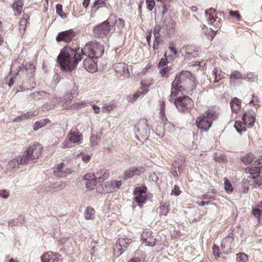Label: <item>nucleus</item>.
<instances>
[{
	"mask_svg": "<svg viewBox=\"0 0 262 262\" xmlns=\"http://www.w3.org/2000/svg\"><path fill=\"white\" fill-rule=\"evenodd\" d=\"M30 18V16L29 14H24L23 18L19 21V30L20 32H23V34L25 32L27 25L29 24Z\"/></svg>",
	"mask_w": 262,
	"mask_h": 262,
	"instance_id": "obj_27",
	"label": "nucleus"
},
{
	"mask_svg": "<svg viewBox=\"0 0 262 262\" xmlns=\"http://www.w3.org/2000/svg\"><path fill=\"white\" fill-rule=\"evenodd\" d=\"M244 79V77L241 72L238 71H234L230 74L229 82L231 84H235L237 80Z\"/></svg>",
	"mask_w": 262,
	"mask_h": 262,
	"instance_id": "obj_31",
	"label": "nucleus"
},
{
	"mask_svg": "<svg viewBox=\"0 0 262 262\" xmlns=\"http://www.w3.org/2000/svg\"><path fill=\"white\" fill-rule=\"evenodd\" d=\"M252 213L254 216H259L261 213V210L259 208L253 209L252 211Z\"/></svg>",
	"mask_w": 262,
	"mask_h": 262,
	"instance_id": "obj_64",
	"label": "nucleus"
},
{
	"mask_svg": "<svg viewBox=\"0 0 262 262\" xmlns=\"http://www.w3.org/2000/svg\"><path fill=\"white\" fill-rule=\"evenodd\" d=\"M46 95V93L43 91L35 92L31 94L30 96L35 100L40 99Z\"/></svg>",
	"mask_w": 262,
	"mask_h": 262,
	"instance_id": "obj_48",
	"label": "nucleus"
},
{
	"mask_svg": "<svg viewBox=\"0 0 262 262\" xmlns=\"http://www.w3.org/2000/svg\"><path fill=\"white\" fill-rule=\"evenodd\" d=\"M34 116H35L34 112L29 111L16 118L13 120V122H19L26 119H31Z\"/></svg>",
	"mask_w": 262,
	"mask_h": 262,
	"instance_id": "obj_35",
	"label": "nucleus"
},
{
	"mask_svg": "<svg viewBox=\"0 0 262 262\" xmlns=\"http://www.w3.org/2000/svg\"><path fill=\"white\" fill-rule=\"evenodd\" d=\"M236 262H249L248 256L244 252H239L236 254Z\"/></svg>",
	"mask_w": 262,
	"mask_h": 262,
	"instance_id": "obj_42",
	"label": "nucleus"
},
{
	"mask_svg": "<svg viewBox=\"0 0 262 262\" xmlns=\"http://www.w3.org/2000/svg\"><path fill=\"white\" fill-rule=\"evenodd\" d=\"M97 180L103 181L108 179L110 176V172L108 169H102L95 172Z\"/></svg>",
	"mask_w": 262,
	"mask_h": 262,
	"instance_id": "obj_29",
	"label": "nucleus"
},
{
	"mask_svg": "<svg viewBox=\"0 0 262 262\" xmlns=\"http://www.w3.org/2000/svg\"><path fill=\"white\" fill-rule=\"evenodd\" d=\"M242 121H236L234 124V127L236 130L240 133L246 130V127H252L255 123V118L250 112L244 114L242 117Z\"/></svg>",
	"mask_w": 262,
	"mask_h": 262,
	"instance_id": "obj_4",
	"label": "nucleus"
},
{
	"mask_svg": "<svg viewBox=\"0 0 262 262\" xmlns=\"http://www.w3.org/2000/svg\"><path fill=\"white\" fill-rule=\"evenodd\" d=\"M252 183H250L251 185L253 186L254 187H259L262 185V176H258L255 178Z\"/></svg>",
	"mask_w": 262,
	"mask_h": 262,
	"instance_id": "obj_49",
	"label": "nucleus"
},
{
	"mask_svg": "<svg viewBox=\"0 0 262 262\" xmlns=\"http://www.w3.org/2000/svg\"><path fill=\"white\" fill-rule=\"evenodd\" d=\"M83 136L78 132H70L67 136V139L72 143H77L82 140Z\"/></svg>",
	"mask_w": 262,
	"mask_h": 262,
	"instance_id": "obj_28",
	"label": "nucleus"
},
{
	"mask_svg": "<svg viewBox=\"0 0 262 262\" xmlns=\"http://www.w3.org/2000/svg\"><path fill=\"white\" fill-rule=\"evenodd\" d=\"M147 8L149 11H152L155 6L156 3L155 0H146Z\"/></svg>",
	"mask_w": 262,
	"mask_h": 262,
	"instance_id": "obj_56",
	"label": "nucleus"
},
{
	"mask_svg": "<svg viewBox=\"0 0 262 262\" xmlns=\"http://www.w3.org/2000/svg\"><path fill=\"white\" fill-rule=\"evenodd\" d=\"M97 185V180H92L87 181L85 183V186L88 190H93Z\"/></svg>",
	"mask_w": 262,
	"mask_h": 262,
	"instance_id": "obj_52",
	"label": "nucleus"
},
{
	"mask_svg": "<svg viewBox=\"0 0 262 262\" xmlns=\"http://www.w3.org/2000/svg\"><path fill=\"white\" fill-rule=\"evenodd\" d=\"M145 171V168L142 166L138 167H132L127 169L124 173V179L125 180L132 178L135 176H139Z\"/></svg>",
	"mask_w": 262,
	"mask_h": 262,
	"instance_id": "obj_17",
	"label": "nucleus"
},
{
	"mask_svg": "<svg viewBox=\"0 0 262 262\" xmlns=\"http://www.w3.org/2000/svg\"><path fill=\"white\" fill-rule=\"evenodd\" d=\"M161 30V27L159 25H156L155 26L153 29V34L155 38H161V34L160 33Z\"/></svg>",
	"mask_w": 262,
	"mask_h": 262,
	"instance_id": "obj_53",
	"label": "nucleus"
},
{
	"mask_svg": "<svg viewBox=\"0 0 262 262\" xmlns=\"http://www.w3.org/2000/svg\"><path fill=\"white\" fill-rule=\"evenodd\" d=\"M95 209L91 207H88L84 212V217L87 220H93L95 217Z\"/></svg>",
	"mask_w": 262,
	"mask_h": 262,
	"instance_id": "obj_37",
	"label": "nucleus"
},
{
	"mask_svg": "<svg viewBox=\"0 0 262 262\" xmlns=\"http://www.w3.org/2000/svg\"><path fill=\"white\" fill-rule=\"evenodd\" d=\"M172 73V68L171 66H167L161 68L159 70V74L162 77L168 78L170 74Z\"/></svg>",
	"mask_w": 262,
	"mask_h": 262,
	"instance_id": "obj_34",
	"label": "nucleus"
},
{
	"mask_svg": "<svg viewBox=\"0 0 262 262\" xmlns=\"http://www.w3.org/2000/svg\"><path fill=\"white\" fill-rule=\"evenodd\" d=\"M61 255L57 253L48 251L41 256L42 262H62Z\"/></svg>",
	"mask_w": 262,
	"mask_h": 262,
	"instance_id": "obj_15",
	"label": "nucleus"
},
{
	"mask_svg": "<svg viewBox=\"0 0 262 262\" xmlns=\"http://www.w3.org/2000/svg\"><path fill=\"white\" fill-rule=\"evenodd\" d=\"M155 83L154 78L151 77H146L142 79L141 81V89L143 90L144 89H147L152 85Z\"/></svg>",
	"mask_w": 262,
	"mask_h": 262,
	"instance_id": "obj_33",
	"label": "nucleus"
},
{
	"mask_svg": "<svg viewBox=\"0 0 262 262\" xmlns=\"http://www.w3.org/2000/svg\"><path fill=\"white\" fill-rule=\"evenodd\" d=\"M27 164L24 156H18L12 159L8 163V167L13 169L18 167L19 165Z\"/></svg>",
	"mask_w": 262,
	"mask_h": 262,
	"instance_id": "obj_21",
	"label": "nucleus"
},
{
	"mask_svg": "<svg viewBox=\"0 0 262 262\" xmlns=\"http://www.w3.org/2000/svg\"><path fill=\"white\" fill-rule=\"evenodd\" d=\"M212 251L213 254L215 257V258L217 259L219 258L221 256V252L220 251V249L219 246H218L216 244H214L212 246Z\"/></svg>",
	"mask_w": 262,
	"mask_h": 262,
	"instance_id": "obj_54",
	"label": "nucleus"
},
{
	"mask_svg": "<svg viewBox=\"0 0 262 262\" xmlns=\"http://www.w3.org/2000/svg\"><path fill=\"white\" fill-rule=\"evenodd\" d=\"M9 196V192L7 191L5 189H2L0 190V197H2L5 199L8 198Z\"/></svg>",
	"mask_w": 262,
	"mask_h": 262,
	"instance_id": "obj_62",
	"label": "nucleus"
},
{
	"mask_svg": "<svg viewBox=\"0 0 262 262\" xmlns=\"http://www.w3.org/2000/svg\"><path fill=\"white\" fill-rule=\"evenodd\" d=\"M83 179L86 180L87 181H91L92 180H97L95 176V173H87L84 176Z\"/></svg>",
	"mask_w": 262,
	"mask_h": 262,
	"instance_id": "obj_58",
	"label": "nucleus"
},
{
	"mask_svg": "<svg viewBox=\"0 0 262 262\" xmlns=\"http://www.w3.org/2000/svg\"><path fill=\"white\" fill-rule=\"evenodd\" d=\"M161 41V38H159L158 39L157 38H155V40L153 43V49L154 51L158 49L159 47V45Z\"/></svg>",
	"mask_w": 262,
	"mask_h": 262,
	"instance_id": "obj_61",
	"label": "nucleus"
},
{
	"mask_svg": "<svg viewBox=\"0 0 262 262\" xmlns=\"http://www.w3.org/2000/svg\"><path fill=\"white\" fill-rule=\"evenodd\" d=\"M56 13L62 18H66L67 15L62 11V5L58 4L56 6Z\"/></svg>",
	"mask_w": 262,
	"mask_h": 262,
	"instance_id": "obj_51",
	"label": "nucleus"
},
{
	"mask_svg": "<svg viewBox=\"0 0 262 262\" xmlns=\"http://www.w3.org/2000/svg\"><path fill=\"white\" fill-rule=\"evenodd\" d=\"M50 120L47 118L38 121L34 124L33 129L34 130H37L39 129L46 126L47 124L50 123Z\"/></svg>",
	"mask_w": 262,
	"mask_h": 262,
	"instance_id": "obj_36",
	"label": "nucleus"
},
{
	"mask_svg": "<svg viewBox=\"0 0 262 262\" xmlns=\"http://www.w3.org/2000/svg\"><path fill=\"white\" fill-rule=\"evenodd\" d=\"M73 91H70V93H68L65 95L64 97L66 100L70 101L77 95V93H76V91L73 92Z\"/></svg>",
	"mask_w": 262,
	"mask_h": 262,
	"instance_id": "obj_57",
	"label": "nucleus"
},
{
	"mask_svg": "<svg viewBox=\"0 0 262 262\" xmlns=\"http://www.w3.org/2000/svg\"><path fill=\"white\" fill-rule=\"evenodd\" d=\"M245 171L248 175L247 180L250 184L259 175L260 169L259 167L250 166L246 168Z\"/></svg>",
	"mask_w": 262,
	"mask_h": 262,
	"instance_id": "obj_19",
	"label": "nucleus"
},
{
	"mask_svg": "<svg viewBox=\"0 0 262 262\" xmlns=\"http://www.w3.org/2000/svg\"><path fill=\"white\" fill-rule=\"evenodd\" d=\"M24 5V0L14 1L12 5V8L15 15H20L21 14Z\"/></svg>",
	"mask_w": 262,
	"mask_h": 262,
	"instance_id": "obj_24",
	"label": "nucleus"
},
{
	"mask_svg": "<svg viewBox=\"0 0 262 262\" xmlns=\"http://www.w3.org/2000/svg\"><path fill=\"white\" fill-rule=\"evenodd\" d=\"M122 185V182L120 180L108 181L98 185L96 188V191L101 194L113 193L117 191Z\"/></svg>",
	"mask_w": 262,
	"mask_h": 262,
	"instance_id": "obj_3",
	"label": "nucleus"
},
{
	"mask_svg": "<svg viewBox=\"0 0 262 262\" xmlns=\"http://www.w3.org/2000/svg\"><path fill=\"white\" fill-rule=\"evenodd\" d=\"M164 127L167 129L168 131L172 132L176 131L178 127L174 125L173 124L171 123L170 122L167 121H164Z\"/></svg>",
	"mask_w": 262,
	"mask_h": 262,
	"instance_id": "obj_45",
	"label": "nucleus"
},
{
	"mask_svg": "<svg viewBox=\"0 0 262 262\" xmlns=\"http://www.w3.org/2000/svg\"><path fill=\"white\" fill-rule=\"evenodd\" d=\"M254 159V156L251 154H248L243 157H242L241 159V161L245 164L249 165L251 163V162Z\"/></svg>",
	"mask_w": 262,
	"mask_h": 262,
	"instance_id": "obj_40",
	"label": "nucleus"
},
{
	"mask_svg": "<svg viewBox=\"0 0 262 262\" xmlns=\"http://www.w3.org/2000/svg\"><path fill=\"white\" fill-rule=\"evenodd\" d=\"M182 51L186 55H190L193 57H196L198 55L196 48L193 45H188L184 46Z\"/></svg>",
	"mask_w": 262,
	"mask_h": 262,
	"instance_id": "obj_23",
	"label": "nucleus"
},
{
	"mask_svg": "<svg viewBox=\"0 0 262 262\" xmlns=\"http://www.w3.org/2000/svg\"><path fill=\"white\" fill-rule=\"evenodd\" d=\"M106 7V1L105 0H96L92 6L91 15L94 16L100 8Z\"/></svg>",
	"mask_w": 262,
	"mask_h": 262,
	"instance_id": "obj_22",
	"label": "nucleus"
},
{
	"mask_svg": "<svg viewBox=\"0 0 262 262\" xmlns=\"http://www.w3.org/2000/svg\"><path fill=\"white\" fill-rule=\"evenodd\" d=\"M111 26L110 25L109 23L105 21L99 25L96 26L94 29V31L95 34L102 37L104 36L109 35L111 30Z\"/></svg>",
	"mask_w": 262,
	"mask_h": 262,
	"instance_id": "obj_12",
	"label": "nucleus"
},
{
	"mask_svg": "<svg viewBox=\"0 0 262 262\" xmlns=\"http://www.w3.org/2000/svg\"><path fill=\"white\" fill-rule=\"evenodd\" d=\"M97 58L86 56L83 62V67L89 72H95L97 70Z\"/></svg>",
	"mask_w": 262,
	"mask_h": 262,
	"instance_id": "obj_13",
	"label": "nucleus"
},
{
	"mask_svg": "<svg viewBox=\"0 0 262 262\" xmlns=\"http://www.w3.org/2000/svg\"><path fill=\"white\" fill-rule=\"evenodd\" d=\"M169 52L168 51H166L164 54V58H162L160 59L158 67L159 68H163L165 67V66L169 62H172L173 61H170L168 59V56H167V54H168Z\"/></svg>",
	"mask_w": 262,
	"mask_h": 262,
	"instance_id": "obj_43",
	"label": "nucleus"
},
{
	"mask_svg": "<svg viewBox=\"0 0 262 262\" xmlns=\"http://www.w3.org/2000/svg\"><path fill=\"white\" fill-rule=\"evenodd\" d=\"M195 124L199 129L206 132L211 127L212 123L202 114L196 119Z\"/></svg>",
	"mask_w": 262,
	"mask_h": 262,
	"instance_id": "obj_10",
	"label": "nucleus"
},
{
	"mask_svg": "<svg viewBox=\"0 0 262 262\" xmlns=\"http://www.w3.org/2000/svg\"><path fill=\"white\" fill-rule=\"evenodd\" d=\"M141 90V91H138L136 93L134 94L132 102L136 101L139 97L144 95L148 92V90L147 89L143 88V90Z\"/></svg>",
	"mask_w": 262,
	"mask_h": 262,
	"instance_id": "obj_46",
	"label": "nucleus"
},
{
	"mask_svg": "<svg viewBox=\"0 0 262 262\" xmlns=\"http://www.w3.org/2000/svg\"><path fill=\"white\" fill-rule=\"evenodd\" d=\"M76 36V33L72 30H69L60 32L57 36L56 39L57 41H64L70 42Z\"/></svg>",
	"mask_w": 262,
	"mask_h": 262,
	"instance_id": "obj_14",
	"label": "nucleus"
},
{
	"mask_svg": "<svg viewBox=\"0 0 262 262\" xmlns=\"http://www.w3.org/2000/svg\"><path fill=\"white\" fill-rule=\"evenodd\" d=\"M181 192V191L180 190L179 186L177 185H175L172 189L171 195L178 196L180 194Z\"/></svg>",
	"mask_w": 262,
	"mask_h": 262,
	"instance_id": "obj_59",
	"label": "nucleus"
},
{
	"mask_svg": "<svg viewBox=\"0 0 262 262\" xmlns=\"http://www.w3.org/2000/svg\"><path fill=\"white\" fill-rule=\"evenodd\" d=\"M234 240V235L233 233L229 234L227 236L224 238L222 242L221 247L227 251L232 249L233 246Z\"/></svg>",
	"mask_w": 262,
	"mask_h": 262,
	"instance_id": "obj_20",
	"label": "nucleus"
},
{
	"mask_svg": "<svg viewBox=\"0 0 262 262\" xmlns=\"http://www.w3.org/2000/svg\"><path fill=\"white\" fill-rule=\"evenodd\" d=\"M34 79L31 80V83H30V85L28 86L27 85V82H24L23 83V87L25 89H26L27 90H32V89L34 88L36 86V83L34 81Z\"/></svg>",
	"mask_w": 262,
	"mask_h": 262,
	"instance_id": "obj_55",
	"label": "nucleus"
},
{
	"mask_svg": "<svg viewBox=\"0 0 262 262\" xmlns=\"http://www.w3.org/2000/svg\"><path fill=\"white\" fill-rule=\"evenodd\" d=\"M224 187L226 191L228 193H231L233 191L232 185L227 178L224 179Z\"/></svg>",
	"mask_w": 262,
	"mask_h": 262,
	"instance_id": "obj_50",
	"label": "nucleus"
},
{
	"mask_svg": "<svg viewBox=\"0 0 262 262\" xmlns=\"http://www.w3.org/2000/svg\"><path fill=\"white\" fill-rule=\"evenodd\" d=\"M64 166L63 163H60L58 165L56 170H54L55 175L59 177H64L66 176L67 173H71L72 171L71 169H67L65 171L63 170Z\"/></svg>",
	"mask_w": 262,
	"mask_h": 262,
	"instance_id": "obj_30",
	"label": "nucleus"
},
{
	"mask_svg": "<svg viewBox=\"0 0 262 262\" xmlns=\"http://www.w3.org/2000/svg\"><path fill=\"white\" fill-rule=\"evenodd\" d=\"M184 91L186 90L184 89L182 85L178 84L177 86H176L173 84V81L171 83V93L169 100L172 101L174 99V98L178 95L179 92Z\"/></svg>",
	"mask_w": 262,
	"mask_h": 262,
	"instance_id": "obj_26",
	"label": "nucleus"
},
{
	"mask_svg": "<svg viewBox=\"0 0 262 262\" xmlns=\"http://www.w3.org/2000/svg\"><path fill=\"white\" fill-rule=\"evenodd\" d=\"M160 115L163 121H167V119L165 116V103L164 101L160 102Z\"/></svg>",
	"mask_w": 262,
	"mask_h": 262,
	"instance_id": "obj_44",
	"label": "nucleus"
},
{
	"mask_svg": "<svg viewBox=\"0 0 262 262\" xmlns=\"http://www.w3.org/2000/svg\"><path fill=\"white\" fill-rule=\"evenodd\" d=\"M259 102V100L257 96L253 95L252 99L250 101V103L253 104L254 105H258Z\"/></svg>",
	"mask_w": 262,
	"mask_h": 262,
	"instance_id": "obj_63",
	"label": "nucleus"
},
{
	"mask_svg": "<svg viewBox=\"0 0 262 262\" xmlns=\"http://www.w3.org/2000/svg\"><path fill=\"white\" fill-rule=\"evenodd\" d=\"M104 53V47L96 41L87 42L80 51L79 48L66 47L58 56V61L64 69L70 70L84 56L98 58Z\"/></svg>",
	"mask_w": 262,
	"mask_h": 262,
	"instance_id": "obj_1",
	"label": "nucleus"
},
{
	"mask_svg": "<svg viewBox=\"0 0 262 262\" xmlns=\"http://www.w3.org/2000/svg\"><path fill=\"white\" fill-rule=\"evenodd\" d=\"M42 150L43 147L42 145L38 143L29 146L23 155L27 164L31 160L39 158L42 153Z\"/></svg>",
	"mask_w": 262,
	"mask_h": 262,
	"instance_id": "obj_5",
	"label": "nucleus"
},
{
	"mask_svg": "<svg viewBox=\"0 0 262 262\" xmlns=\"http://www.w3.org/2000/svg\"><path fill=\"white\" fill-rule=\"evenodd\" d=\"M128 239L125 238H119L114 246V254L118 257L124 252L128 246Z\"/></svg>",
	"mask_w": 262,
	"mask_h": 262,
	"instance_id": "obj_8",
	"label": "nucleus"
},
{
	"mask_svg": "<svg viewBox=\"0 0 262 262\" xmlns=\"http://www.w3.org/2000/svg\"><path fill=\"white\" fill-rule=\"evenodd\" d=\"M212 73L213 76L214 83L219 82L223 78V75L222 74V71L221 70L218 69L216 68L213 69Z\"/></svg>",
	"mask_w": 262,
	"mask_h": 262,
	"instance_id": "obj_38",
	"label": "nucleus"
},
{
	"mask_svg": "<svg viewBox=\"0 0 262 262\" xmlns=\"http://www.w3.org/2000/svg\"><path fill=\"white\" fill-rule=\"evenodd\" d=\"M167 51L169 52L168 54H167L168 59L170 61H173L176 57L177 56L178 52L176 47V44L172 42H170L169 43L168 50Z\"/></svg>",
	"mask_w": 262,
	"mask_h": 262,
	"instance_id": "obj_25",
	"label": "nucleus"
},
{
	"mask_svg": "<svg viewBox=\"0 0 262 262\" xmlns=\"http://www.w3.org/2000/svg\"><path fill=\"white\" fill-rule=\"evenodd\" d=\"M141 241L146 246L153 247L155 245L157 239L152 235V231L146 229L142 232Z\"/></svg>",
	"mask_w": 262,
	"mask_h": 262,
	"instance_id": "obj_9",
	"label": "nucleus"
},
{
	"mask_svg": "<svg viewBox=\"0 0 262 262\" xmlns=\"http://www.w3.org/2000/svg\"><path fill=\"white\" fill-rule=\"evenodd\" d=\"M176 107L179 112H185L193 107V101L187 96H179L174 100Z\"/></svg>",
	"mask_w": 262,
	"mask_h": 262,
	"instance_id": "obj_6",
	"label": "nucleus"
},
{
	"mask_svg": "<svg viewBox=\"0 0 262 262\" xmlns=\"http://www.w3.org/2000/svg\"><path fill=\"white\" fill-rule=\"evenodd\" d=\"M214 160L216 162H227V158L224 154H218L215 153L214 155Z\"/></svg>",
	"mask_w": 262,
	"mask_h": 262,
	"instance_id": "obj_47",
	"label": "nucleus"
},
{
	"mask_svg": "<svg viewBox=\"0 0 262 262\" xmlns=\"http://www.w3.org/2000/svg\"><path fill=\"white\" fill-rule=\"evenodd\" d=\"M206 16L207 17L208 22L209 24H213L214 23L215 24L214 25L216 26V28H220L221 27V19L216 21V19L218 18L217 16V13L215 11V9L213 8H210L208 10H206L205 11Z\"/></svg>",
	"mask_w": 262,
	"mask_h": 262,
	"instance_id": "obj_11",
	"label": "nucleus"
},
{
	"mask_svg": "<svg viewBox=\"0 0 262 262\" xmlns=\"http://www.w3.org/2000/svg\"><path fill=\"white\" fill-rule=\"evenodd\" d=\"M114 69L118 77L124 76L128 77L129 73L128 70V66L125 63L120 62L114 65Z\"/></svg>",
	"mask_w": 262,
	"mask_h": 262,
	"instance_id": "obj_16",
	"label": "nucleus"
},
{
	"mask_svg": "<svg viewBox=\"0 0 262 262\" xmlns=\"http://www.w3.org/2000/svg\"><path fill=\"white\" fill-rule=\"evenodd\" d=\"M173 81L174 85H182L184 89L188 92L194 90L198 84L195 77L188 71L177 74Z\"/></svg>",
	"mask_w": 262,
	"mask_h": 262,
	"instance_id": "obj_2",
	"label": "nucleus"
},
{
	"mask_svg": "<svg viewBox=\"0 0 262 262\" xmlns=\"http://www.w3.org/2000/svg\"><path fill=\"white\" fill-rule=\"evenodd\" d=\"M202 115H204L206 118L208 119L213 123V121L218 119L219 113L218 112V109L216 106H211L209 107L208 109L202 114Z\"/></svg>",
	"mask_w": 262,
	"mask_h": 262,
	"instance_id": "obj_18",
	"label": "nucleus"
},
{
	"mask_svg": "<svg viewBox=\"0 0 262 262\" xmlns=\"http://www.w3.org/2000/svg\"><path fill=\"white\" fill-rule=\"evenodd\" d=\"M229 14L230 16L235 17L238 20H239L241 18V15L237 11H231L229 12Z\"/></svg>",
	"mask_w": 262,
	"mask_h": 262,
	"instance_id": "obj_60",
	"label": "nucleus"
},
{
	"mask_svg": "<svg viewBox=\"0 0 262 262\" xmlns=\"http://www.w3.org/2000/svg\"><path fill=\"white\" fill-rule=\"evenodd\" d=\"M232 111L237 113L241 108V101L236 97L232 99L230 103Z\"/></svg>",
	"mask_w": 262,
	"mask_h": 262,
	"instance_id": "obj_32",
	"label": "nucleus"
},
{
	"mask_svg": "<svg viewBox=\"0 0 262 262\" xmlns=\"http://www.w3.org/2000/svg\"><path fill=\"white\" fill-rule=\"evenodd\" d=\"M159 209L160 216H166L170 211V205H162L159 207Z\"/></svg>",
	"mask_w": 262,
	"mask_h": 262,
	"instance_id": "obj_41",
	"label": "nucleus"
},
{
	"mask_svg": "<svg viewBox=\"0 0 262 262\" xmlns=\"http://www.w3.org/2000/svg\"><path fill=\"white\" fill-rule=\"evenodd\" d=\"M147 191V188L146 186L138 187L134 190V200L140 207H141L145 203L148 199V196L146 194Z\"/></svg>",
	"mask_w": 262,
	"mask_h": 262,
	"instance_id": "obj_7",
	"label": "nucleus"
},
{
	"mask_svg": "<svg viewBox=\"0 0 262 262\" xmlns=\"http://www.w3.org/2000/svg\"><path fill=\"white\" fill-rule=\"evenodd\" d=\"M25 69L28 72V77L32 78L34 76L36 68L33 63L28 62L25 65Z\"/></svg>",
	"mask_w": 262,
	"mask_h": 262,
	"instance_id": "obj_39",
	"label": "nucleus"
}]
</instances>
